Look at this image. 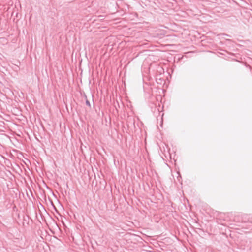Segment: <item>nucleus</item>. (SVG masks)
Masks as SVG:
<instances>
[{
    "mask_svg": "<svg viewBox=\"0 0 252 252\" xmlns=\"http://www.w3.org/2000/svg\"><path fill=\"white\" fill-rule=\"evenodd\" d=\"M86 97V95H85ZM86 103L87 105L90 106V104L87 98L86 97Z\"/></svg>",
    "mask_w": 252,
    "mask_h": 252,
    "instance_id": "nucleus-1",
    "label": "nucleus"
}]
</instances>
